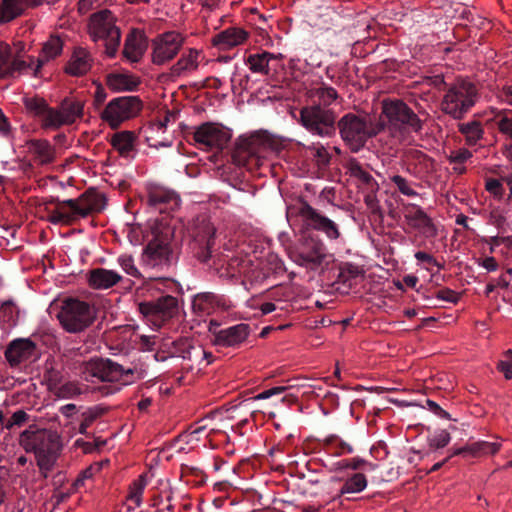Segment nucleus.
<instances>
[{
    "label": "nucleus",
    "instance_id": "nucleus-1",
    "mask_svg": "<svg viewBox=\"0 0 512 512\" xmlns=\"http://www.w3.org/2000/svg\"><path fill=\"white\" fill-rule=\"evenodd\" d=\"M72 365L83 380L94 382L97 379L103 383L95 388L102 396L113 395L123 386L131 385L141 378L136 368H125L109 358L95 356L88 360H76Z\"/></svg>",
    "mask_w": 512,
    "mask_h": 512
},
{
    "label": "nucleus",
    "instance_id": "nucleus-2",
    "mask_svg": "<svg viewBox=\"0 0 512 512\" xmlns=\"http://www.w3.org/2000/svg\"><path fill=\"white\" fill-rule=\"evenodd\" d=\"M47 211V220L53 224H72L79 218H85L92 213L104 210L106 197L89 188L76 199L60 200L51 197L44 203Z\"/></svg>",
    "mask_w": 512,
    "mask_h": 512
},
{
    "label": "nucleus",
    "instance_id": "nucleus-3",
    "mask_svg": "<svg viewBox=\"0 0 512 512\" xmlns=\"http://www.w3.org/2000/svg\"><path fill=\"white\" fill-rule=\"evenodd\" d=\"M24 105L32 116L40 119L41 126L45 129H58L63 125L73 124L83 116L84 110L83 101L70 98L62 100L60 109L50 107L40 97L25 98Z\"/></svg>",
    "mask_w": 512,
    "mask_h": 512
},
{
    "label": "nucleus",
    "instance_id": "nucleus-4",
    "mask_svg": "<svg viewBox=\"0 0 512 512\" xmlns=\"http://www.w3.org/2000/svg\"><path fill=\"white\" fill-rule=\"evenodd\" d=\"M382 116L378 123H384L392 136L404 138L413 133L419 134L423 129V121L402 100H384L382 102Z\"/></svg>",
    "mask_w": 512,
    "mask_h": 512
},
{
    "label": "nucleus",
    "instance_id": "nucleus-5",
    "mask_svg": "<svg viewBox=\"0 0 512 512\" xmlns=\"http://www.w3.org/2000/svg\"><path fill=\"white\" fill-rule=\"evenodd\" d=\"M440 83L446 87V93L440 103L441 111L454 120L463 119L479 98L477 87L465 79H457L447 85L441 77Z\"/></svg>",
    "mask_w": 512,
    "mask_h": 512
},
{
    "label": "nucleus",
    "instance_id": "nucleus-6",
    "mask_svg": "<svg viewBox=\"0 0 512 512\" xmlns=\"http://www.w3.org/2000/svg\"><path fill=\"white\" fill-rule=\"evenodd\" d=\"M351 151L358 152L367 140L384 130V123H372L367 117L355 113H346L337 119L336 131Z\"/></svg>",
    "mask_w": 512,
    "mask_h": 512
},
{
    "label": "nucleus",
    "instance_id": "nucleus-7",
    "mask_svg": "<svg viewBox=\"0 0 512 512\" xmlns=\"http://www.w3.org/2000/svg\"><path fill=\"white\" fill-rule=\"evenodd\" d=\"M272 142L265 132L240 136L235 142L232 158L237 165L253 169L261 165L265 153L272 148Z\"/></svg>",
    "mask_w": 512,
    "mask_h": 512
},
{
    "label": "nucleus",
    "instance_id": "nucleus-8",
    "mask_svg": "<svg viewBox=\"0 0 512 512\" xmlns=\"http://www.w3.org/2000/svg\"><path fill=\"white\" fill-rule=\"evenodd\" d=\"M88 32L93 41L104 40L105 53L114 58L118 51L121 32L116 26V18L110 10L104 9L93 13L89 18Z\"/></svg>",
    "mask_w": 512,
    "mask_h": 512
},
{
    "label": "nucleus",
    "instance_id": "nucleus-9",
    "mask_svg": "<svg viewBox=\"0 0 512 512\" xmlns=\"http://www.w3.org/2000/svg\"><path fill=\"white\" fill-rule=\"evenodd\" d=\"M96 311L88 302L75 298L65 299L57 318L62 328L68 333H81L95 320Z\"/></svg>",
    "mask_w": 512,
    "mask_h": 512
},
{
    "label": "nucleus",
    "instance_id": "nucleus-10",
    "mask_svg": "<svg viewBox=\"0 0 512 512\" xmlns=\"http://www.w3.org/2000/svg\"><path fill=\"white\" fill-rule=\"evenodd\" d=\"M337 113L321 105H307L299 111L300 124L313 136L331 138L336 135Z\"/></svg>",
    "mask_w": 512,
    "mask_h": 512
},
{
    "label": "nucleus",
    "instance_id": "nucleus-11",
    "mask_svg": "<svg viewBox=\"0 0 512 512\" xmlns=\"http://www.w3.org/2000/svg\"><path fill=\"white\" fill-rule=\"evenodd\" d=\"M289 255L296 264L314 268L322 264L327 256V248L319 235L306 230L302 232L295 246L290 249Z\"/></svg>",
    "mask_w": 512,
    "mask_h": 512
},
{
    "label": "nucleus",
    "instance_id": "nucleus-12",
    "mask_svg": "<svg viewBox=\"0 0 512 512\" xmlns=\"http://www.w3.org/2000/svg\"><path fill=\"white\" fill-rule=\"evenodd\" d=\"M216 229L205 216L194 219L189 230L191 249L194 255L202 263L208 264L213 256Z\"/></svg>",
    "mask_w": 512,
    "mask_h": 512
},
{
    "label": "nucleus",
    "instance_id": "nucleus-13",
    "mask_svg": "<svg viewBox=\"0 0 512 512\" xmlns=\"http://www.w3.org/2000/svg\"><path fill=\"white\" fill-rule=\"evenodd\" d=\"M142 106V101L137 96L116 97L108 102L100 117L110 128L117 129L123 122L136 117Z\"/></svg>",
    "mask_w": 512,
    "mask_h": 512
},
{
    "label": "nucleus",
    "instance_id": "nucleus-14",
    "mask_svg": "<svg viewBox=\"0 0 512 512\" xmlns=\"http://www.w3.org/2000/svg\"><path fill=\"white\" fill-rule=\"evenodd\" d=\"M19 442L26 452H33L35 455L57 453L60 448L59 435L47 429L32 430L30 427L20 434Z\"/></svg>",
    "mask_w": 512,
    "mask_h": 512
},
{
    "label": "nucleus",
    "instance_id": "nucleus-15",
    "mask_svg": "<svg viewBox=\"0 0 512 512\" xmlns=\"http://www.w3.org/2000/svg\"><path fill=\"white\" fill-rule=\"evenodd\" d=\"M138 310L154 326L161 327L178 313V300L171 295H165L155 301L140 303Z\"/></svg>",
    "mask_w": 512,
    "mask_h": 512
},
{
    "label": "nucleus",
    "instance_id": "nucleus-16",
    "mask_svg": "<svg viewBox=\"0 0 512 512\" xmlns=\"http://www.w3.org/2000/svg\"><path fill=\"white\" fill-rule=\"evenodd\" d=\"M184 38L176 31L162 33L152 40V62L155 65H163L179 53L183 46Z\"/></svg>",
    "mask_w": 512,
    "mask_h": 512
},
{
    "label": "nucleus",
    "instance_id": "nucleus-17",
    "mask_svg": "<svg viewBox=\"0 0 512 512\" xmlns=\"http://www.w3.org/2000/svg\"><path fill=\"white\" fill-rule=\"evenodd\" d=\"M299 214L307 227L322 232L328 240L336 241L341 238L342 234L338 223L321 214L309 204L303 203L299 208Z\"/></svg>",
    "mask_w": 512,
    "mask_h": 512
},
{
    "label": "nucleus",
    "instance_id": "nucleus-18",
    "mask_svg": "<svg viewBox=\"0 0 512 512\" xmlns=\"http://www.w3.org/2000/svg\"><path fill=\"white\" fill-rule=\"evenodd\" d=\"M231 132L224 126L206 122L196 128L193 140L208 149L222 150L230 141Z\"/></svg>",
    "mask_w": 512,
    "mask_h": 512
},
{
    "label": "nucleus",
    "instance_id": "nucleus-19",
    "mask_svg": "<svg viewBox=\"0 0 512 512\" xmlns=\"http://www.w3.org/2000/svg\"><path fill=\"white\" fill-rule=\"evenodd\" d=\"M402 212L407 224L421 235L431 238L437 235V228L433 220L417 204L402 203Z\"/></svg>",
    "mask_w": 512,
    "mask_h": 512
},
{
    "label": "nucleus",
    "instance_id": "nucleus-20",
    "mask_svg": "<svg viewBox=\"0 0 512 512\" xmlns=\"http://www.w3.org/2000/svg\"><path fill=\"white\" fill-rule=\"evenodd\" d=\"M213 344L217 347L239 348L248 339L251 328L248 324L240 323L224 329L212 330Z\"/></svg>",
    "mask_w": 512,
    "mask_h": 512
},
{
    "label": "nucleus",
    "instance_id": "nucleus-21",
    "mask_svg": "<svg viewBox=\"0 0 512 512\" xmlns=\"http://www.w3.org/2000/svg\"><path fill=\"white\" fill-rule=\"evenodd\" d=\"M172 251L168 242V233L165 238L153 237L144 249L143 261L150 267H162L171 262Z\"/></svg>",
    "mask_w": 512,
    "mask_h": 512
},
{
    "label": "nucleus",
    "instance_id": "nucleus-22",
    "mask_svg": "<svg viewBox=\"0 0 512 512\" xmlns=\"http://www.w3.org/2000/svg\"><path fill=\"white\" fill-rule=\"evenodd\" d=\"M147 205L159 213H170L180 205L179 196L172 190L160 186L149 188L146 197Z\"/></svg>",
    "mask_w": 512,
    "mask_h": 512
},
{
    "label": "nucleus",
    "instance_id": "nucleus-23",
    "mask_svg": "<svg viewBox=\"0 0 512 512\" xmlns=\"http://www.w3.org/2000/svg\"><path fill=\"white\" fill-rule=\"evenodd\" d=\"M230 307L227 299L212 292H202L194 296L192 308L200 315H210L217 310H228Z\"/></svg>",
    "mask_w": 512,
    "mask_h": 512
},
{
    "label": "nucleus",
    "instance_id": "nucleus-24",
    "mask_svg": "<svg viewBox=\"0 0 512 512\" xmlns=\"http://www.w3.org/2000/svg\"><path fill=\"white\" fill-rule=\"evenodd\" d=\"M147 38L137 29H133L126 36L122 56L131 63H138L147 50Z\"/></svg>",
    "mask_w": 512,
    "mask_h": 512
},
{
    "label": "nucleus",
    "instance_id": "nucleus-25",
    "mask_svg": "<svg viewBox=\"0 0 512 512\" xmlns=\"http://www.w3.org/2000/svg\"><path fill=\"white\" fill-rule=\"evenodd\" d=\"M35 354L36 344L29 338L13 340L5 351L7 361L13 366L32 358Z\"/></svg>",
    "mask_w": 512,
    "mask_h": 512
},
{
    "label": "nucleus",
    "instance_id": "nucleus-26",
    "mask_svg": "<svg viewBox=\"0 0 512 512\" xmlns=\"http://www.w3.org/2000/svg\"><path fill=\"white\" fill-rule=\"evenodd\" d=\"M347 173L359 183V186L366 191H378L379 185L370 174L367 167L361 164L356 158H350L345 165Z\"/></svg>",
    "mask_w": 512,
    "mask_h": 512
},
{
    "label": "nucleus",
    "instance_id": "nucleus-27",
    "mask_svg": "<svg viewBox=\"0 0 512 512\" xmlns=\"http://www.w3.org/2000/svg\"><path fill=\"white\" fill-rule=\"evenodd\" d=\"M92 61V57L86 49L76 48L65 67V71L72 76H82L91 69Z\"/></svg>",
    "mask_w": 512,
    "mask_h": 512
},
{
    "label": "nucleus",
    "instance_id": "nucleus-28",
    "mask_svg": "<svg viewBox=\"0 0 512 512\" xmlns=\"http://www.w3.org/2000/svg\"><path fill=\"white\" fill-rule=\"evenodd\" d=\"M247 37L248 33L245 30L238 27H230L215 35L212 43L215 47L226 50L242 44Z\"/></svg>",
    "mask_w": 512,
    "mask_h": 512
},
{
    "label": "nucleus",
    "instance_id": "nucleus-29",
    "mask_svg": "<svg viewBox=\"0 0 512 512\" xmlns=\"http://www.w3.org/2000/svg\"><path fill=\"white\" fill-rule=\"evenodd\" d=\"M318 447L331 456L339 457L354 452L353 446L341 439L336 434H331L323 439H317Z\"/></svg>",
    "mask_w": 512,
    "mask_h": 512
},
{
    "label": "nucleus",
    "instance_id": "nucleus-30",
    "mask_svg": "<svg viewBox=\"0 0 512 512\" xmlns=\"http://www.w3.org/2000/svg\"><path fill=\"white\" fill-rule=\"evenodd\" d=\"M122 279L121 275L113 270L96 268L89 273V284L95 289H108Z\"/></svg>",
    "mask_w": 512,
    "mask_h": 512
},
{
    "label": "nucleus",
    "instance_id": "nucleus-31",
    "mask_svg": "<svg viewBox=\"0 0 512 512\" xmlns=\"http://www.w3.org/2000/svg\"><path fill=\"white\" fill-rule=\"evenodd\" d=\"M500 446L501 445L499 443H491L486 441L474 442L464 447L454 449L448 457L451 459L453 456H465L467 454L473 457L495 454L500 449Z\"/></svg>",
    "mask_w": 512,
    "mask_h": 512
},
{
    "label": "nucleus",
    "instance_id": "nucleus-32",
    "mask_svg": "<svg viewBox=\"0 0 512 512\" xmlns=\"http://www.w3.org/2000/svg\"><path fill=\"white\" fill-rule=\"evenodd\" d=\"M28 148L33 153L41 165H47L54 162L56 154L54 147L48 140L33 139L28 142Z\"/></svg>",
    "mask_w": 512,
    "mask_h": 512
},
{
    "label": "nucleus",
    "instance_id": "nucleus-33",
    "mask_svg": "<svg viewBox=\"0 0 512 512\" xmlns=\"http://www.w3.org/2000/svg\"><path fill=\"white\" fill-rule=\"evenodd\" d=\"M34 0H3L1 10V20L10 22L21 16L28 6H37Z\"/></svg>",
    "mask_w": 512,
    "mask_h": 512
},
{
    "label": "nucleus",
    "instance_id": "nucleus-34",
    "mask_svg": "<svg viewBox=\"0 0 512 512\" xmlns=\"http://www.w3.org/2000/svg\"><path fill=\"white\" fill-rule=\"evenodd\" d=\"M63 49V43L59 37H51L43 46L42 54L37 60V65L34 68V76H37L40 69L45 62L53 59L61 54Z\"/></svg>",
    "mask_w": 512,
    "mask_h": 512
},
{
    "label": "nucleus",
    "instance_id": "nucleus-35",
    "mask_svg": "<svg viewBox=\"0 0 512 512\" xmlns=\"http://www.w3.org/2000/svg\"><path fill=\"white\" fill-rule=\"evenodd\" d=\"M137 136L132 131H120L112 135L110 143L121 156H128L134 149Z\"/></svg>",
    "mask_w": 512,
    "mask_h": 512
},
{
    "label": "nucleus",
    "instance_id": "nucleus-36",
    "mask_svg": "<svg viewBox=\"0 0 512 512\" xmlns=\"http://www.w3.org/2000/svg\"><path fill=\"white\" fill-rule=\"evenodd\" d=\"M276 58V55L263 51L262 53L250 54L245 62L253 73L268 75L270 72L269 63Z\"/></svg>",
    "mask_w": 512,
    "mask_h": 512
},
{
    "label": "nucleus",
    "instance_id": "nucleus-37",
    "mask_svg": "<svg viewBox=\"0 0 512 512\" xmlns=\"http://www.w3.org/2000/svg\"><path fill=\"white\" fill-rule=\"evenodd\" d=\"M106 83L114 91H134L139 85L138 78L127 74H110Z\"/></svg>",
    "mask_w": 512,
    "mask_h": 512
},
{
    "label": "nucleus",
    "instance_id": "nucleus-38",
    "mask_svg": "<svg viewBox=\"0 0 512 512\" xmlns=\"http://www.w3.org/2000/svg\"><path fill=\"white\" fill-rule=\"evenodd\" d=\"M459 132L464 136L466 144L469 146L476 145L484 134V129L480 121L472 120L458 124Z\"/></svg>",
    "mask_w": 512,
    "mask_h": 512
},
{
    "label": "nucleus",
    "instance_id": "nucleus-39",
    "mask_svg": "<svg viewBox=\"0 0 512 512\" xmlns=\"http://www.w3.org/2000/svg\"><path fill=\"white\" fill-rule=\"evenodd\" d=\"M198 51L189 49L188 54L183 55L170 69L171 77H179L183 72L194 70L198 67Z\"/></svg>",
    "mask_w": 512,
    "mask_h": 512
},
{
    "label": "nucleus",
    "instance_id": "nucleus-40",
    "mask_svg": "<svg viewBox=\"0 0 512 512\" xmlns=\"http://www.w3.org/2000/svg\"><path fill=\"white\" fill-rule=\"evenodd\" d=\"M107 412L106 407H102L100 405L91 407L84 411L81 414V419L79 423L78 431L80 434L85 435L86 437H91L92 435L88 433V428L101 416H103Z\"/></svg>",
    "mask_w": 512,
    "mask_h": 512
},
{
    "label": "nucleus",
    "instance_id": "nucleus-41",
    "mask_svg": "<svg viewBox=\"0 0 512 512\" xmlns=\"http://www.w3.org/2000/svg\"><path fill=\"white\" fill-rule=\"evenodd\" d=\"M367 478L362 473H355L347 478L341 487L339 494L334 497V500L340 498L344 494L360 493L367 487Z\"/></svg>",
    "mask_w": 512,
    "mask_h": 512
},
{
    "label": "nucleus",
    "instance_id": "nucleus-42",
    "mask_svg": "<svg viewBox=\"0 0 512 512\" xmlns=\"http://www.w3.org/2000/svg\"><path fill=\"white\" fill-rule=\"evenodd\" d=\"M312 97L316 98L318 102L312 105H321L329 108V106L338 99L339 95L335 88L322 83L319 87L312 90Z\"/></svg>",
    "mask_w": 512,
    "mask_h": 512
},
{
    "label": "nucleus",
    "instance_id": "nucleus-43",
    "mask_svg": "<svg viewBox=\"0 0 512 512\" xmlns=\"http://www.w3.org/2000/svg\"><path fill=\"white\" fill-rule=\"evenodd\" d=\"M410 161L420 167V172L429 173L434 168V160L420 150L409 152Z\"/></svg>",
    "mask_w": 512,
    "mask_h": 512
},
{
    "label": "nucleus",
    "instance_id": "nucleus-44",
    "mask_svg": "<svg viewBox=\"0 0 512 512\" xmlns=\"http://www.w3.org/2000/svg\"><path fill=\"white\" fill-rule=\"evenodd\" d=\"M18 313V309L12 301L4 302L0 308V318L9 327L16 325Z\"/></svg>",
    "mask_w": 512,
    "mask_h": 512
},
{
    "label": "nucleus",
    "instance_id": "nucleus-45",
    "mask_svg": "<svg viewBox=\"0 0 512 512\" xmlns=\"http://www.w3.org/2000/svg\"><path fill=\"white\" fill-rule=\"evenodd\" d=\"M309 155L320 167L329 165L331 156L327 149L320 144L312 145L308 147Z\"/></svg>",
    "mask_w": 512,
    "mask_h": 512
},
{
    "label": "nucleus",
    "instance_id": "nucleus-46",
    "mask_svg": "<svg viewBox=\"0 0 512 512\" xmlns=\"http://www.w3.org/2000/svg\"><path fill=\"white\" fill-rule=\"evenodd\" d=\"M451 440L450 433L445 430H437L428 437V445L432 450H437L446 447Z\"/></svg>",
    "mask_w": 512,
    "mask_h": 512
},
{
    "label": "nucleus",
    "instance_id": "nucleus-47",
    "mask_svg": "<svg viewBox=\"0 0 512 512\" xmlns=\"http://www.w3.org/2000/svg\"><path fill=\"white\" fill-rule=\"evenodd\" d=\"M82 393V389L77 382L62 383L55 391L54 394L60 398H75Z\"/></svg>",
    "mask_w": 512,
    "mask_h": 512
},
{
    "label": "nucleus",
    "instance_id": "nucleus-48",
    "mask_svg": "<svg viewBox=\"0 0 512 512\" xmlns=\"http://www.w3.org/2000/svg\"><path fill=\"white\" fill-rule=\"evenodd\" d=\"M146 486V476L140 475L130 486L129 499L136 505L140 504L141 496Z\"/></svg>",
    "mask_w": 512,
    "mask_h": 512
},
{
    "label": "nucleus",
    "instance_id": "nucleus-49",
    "mask_svg": "<svg viewBox=\"0 0 512 512\" xmlns=\"http://www.w3.org/2000/svg\"><path fill=\"white\" fill-rule=\"evenodd\" d=\"M496 117L499 131L512 138V111H500Z\"/></svg>",
    "mask_w": 512,
    "mask_h": 512
},
{
    "label": "nucleus",
    "instance_id": "nucleus-50",
    "mask_svg": "<svg viewBox=\"0 0 512 512\" xmlns=\"http://www.w3.org/2000/svg\"><path fill=\"white\" fill-rule=\"evenodd\" d=\"M390 180L402 194L410 197L418 195L406 178L400 175H393Z\"/></svg>",
    "mask_w": 512,
    "mask_h": 512
},
{
    "label": "nucleus",
    "instance_id": "nucleus-51",
    "mask_svg": "<svg viewBox=\"0 0 512 512\" xmlns=\"http://www.w3.org/2000/svg\"><path fill=\"white\" fill-rule=\"evenodd\" d=\"M174 352L178 357L183 359L190 358L189 351L192 347V342L188 338H179L172 343Z\"/></svg>",
    "mask_w": 512,
    "mask_h": 512
},
{
    "label": "nucleus",
    "instance_id": "nucleus-52",
    "mask_svg": "<svg viewBox=\"0 0 512 512\" xmlns=\"http://www.w3.org/2000/svg\"><path fill=\"white\" fill-rule=\"evenodd\" d=\"M11 58V48L8 44L0 42V78H7L8 61Z\"/></svg>",
    "mask_w": 512,
    "mask_h": 512
},
{
    "label": "nucleus",
    "instance_id": "nucleus-53",
    "mask_svg": "<svg viewBox=\"0 0 512 512\" xmlns=\"http://www.w3.org/2000/svg\"><path fill=\"white\" fill-rule=\"evenodd\" d=\"M118 263L122 267V269L129 275L133 277H140L141 273L137 269V267L134 264V259L130 255H121L118 258Z\"/></svg>",
    "mask_w": 512,
    "mask_h": 512
},
{
    "label": "nucleus",
    "instance_id": "nucleus-54",
    "mask_svg": "<svg viewBox=\"0 0 512 512\" xmlns=\"http://www.w3.org/2000/svg\"><path fill=\"white\" fill-rule=\"evenodd\" d=\"M31 68V64L21 59H13L12 57L8 61V72L7 78L13 77L15 73H22Z\"/></svg>",
    "mask_w": 512,
    "mask_h": 512
},
{
    "label": "nucleus",
    "instance_id": "nucleus-55",
    "mask_svg": "<svg viewBox=\"0 0 512 512\" xmlns=\"http://www.w3.org/2000/svg\"><path fill=\"white\" fill-rule=\"evenodd\" d=\"M45 377L48 381L50 390L53 392L62 384L63 375L61 371L57 369H49Z\"/></svg>",
    "mask_w": 512,
    "mask_h": 512
},
{
    "label": "nucleus",
    "instance_id": "nucleus-56",
    "mask_svg": "<svg viewBox=\"0 0 512 512\" xmlns=\"http://www.w3.org/2000/svg\"><path fill=\"white\" fill-rule=\"evenodd\" d=\"M472 157V153L467 149H459L451 152L448 160L450 163L461 165Z\"/></svg>",
    "mask_w": 512,
    "mask_h": 512
},
{
    "label": "nucleus",
    "instance_id": "nucleus-57",
    "mask_svg": "<svg viewBox=\"0 0 512 512\" xmlns=\"http://www.w3.org/2000/svg\"><path fill=\"white\" fill-rule=\"evenodd\" d=\"M364 464H366V461L359 457L352 458V459H344L337 463L339 469H352V470H358Z\"/></svg>",
    "mask_w": 512,
    "mask_h": 512
},
{
    "label": "nucleus",
    "instance_id": "nucleus-58",
    "mask_svg": "<svg viewBox=\"0 0 512 512\" xmlns=\"http://www.w3.org/2000/svg\"><path fill=\"white\" fill-rule=\"evenodd\" d=\"M96 470H98L97 467L89 466L83 471H81L73 483L74 488L78 489L82 487L84 485L85 480L92 478Z\"/></svg>",
    "mask_w": 512,
    "mask_h": 512
},
{
    "label": "nucleus",
    "instance_id": "nucleus-59",
    "mask_svg": "<svg viewBox=\"0 0 512 512\" xmlns=\"http://www.w3.org/2000/svg\"><path fill=\"white\" fill-rule=\"evenodd\" d=\"M376 192L377 191H366V195L364 196V202L373 214H379L381 212L379 202L375 195Z\"/></svg>",
    "mask_w": 512,
    "mask_h": 512
},
{
    "label": "nucleus",
    "instance_id": "nucleus-60",
    "mask_svg": "<svg viewBox=\"0 0 512 512\" xmlns=\"http://www.w3.org/2000/svg\"><path fill=\"white\" fill-rule=\"evenodd\" d=\"M436 297L439 300L454 303V304L457 303L459 300L458 293L449 288H444V289L439 290L436 294Z\"/></svg>",
    "mask_w": 512,
    "mask_h": 512
},
{
    "label": "nucleus",
    "instance_id": "nucleus-61",
    "mask_svg": "<svg viewBox=\"0 0 512 512\" xmlns=\"http://www.w3.org/2000/svg\"><path fill=\"white\" fill-rule=\"evenodd\" d=\"M56 453H40L36 454L38 466L40 469L50 470L53 466V456Z\"/></svg>",
    "mask_w": 512,
    "mask_h": 512
},
{
    "label": "nucleus",
    "instance_id": "nucleus-62",
    "mask_svg": "<svg viewBox=\"0 0 512 512\" xmlns=\"http://www.w3.org/2000/svg\"><path fill=\"white\" fill-rule=\"evenodd\" d=\"M426 406L428 410L433 412L438 417L443 419H451L450 414L446 412L444 409H442L435 401L427 399Z\"/></svg>",
    "mask_w": 512,
    "mask_h": 512
},
{
    "label": "nucleus",
    "instance_id": "nucleus-63",
    "mask_svg": "<svg viewBox=\"0 0 512 512\" xmlns=\"http://www.w3.org/2000/svg\"><path fill=\"white\" fill-rule=\"evenodd\" d=\"M189 354H190V358H186L187 360H190V361H198V364L201 365V356H211V352H208L206 350H204L201 346H194L192 345L190 351H189Z\"/></svg>",
    "mask_w": 512,
    "mask_h": 512
},
{
    "label": "nucleus",
    "instance_id": "nucleus-64",
    "mask_svg": "<svg viewBox=\"0 0 512 512\" xmlns=\"http://www.w3.org/2000/svg\"><path fill=\"white\" fill-rule=\"evenodd\" d=\"M286 389H287V387H285V386L273 387L271 389L262 391L261 393H259L258 395L255 396V399L256 400L268 399L274 395L282 394L283 392L286 391Z\"/></svg>",
    "mask_w": 512,
    "mask_h": 512
}]
</instances>
